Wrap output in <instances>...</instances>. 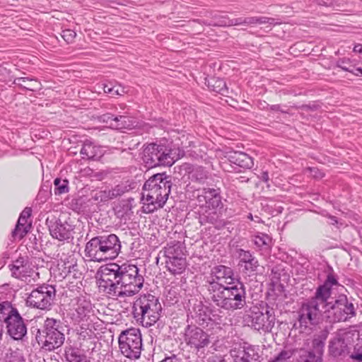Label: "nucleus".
Returning a JSON list of instances; mask_svg holds the SVG:
<instances>
[{
	"label": "nucleus",
	"mask_w": 362,
	"mask_h": 362,
	"mask_svg": "<svg viewBox=\"0 0 362 362\" xmlns=\"http://www.w3.org/2000/svg\"><path fill=\"white\" fill-rule=\"evenodd\" d=\"M165 267L173 274H181L186 269L187 262L185 257H177L175 259H165Z\"/></svg>",
	"instance_id": "obj_27"
},
{
	"label": "nucleus",
	"mask_w": 362,
	"mask_h": 362,
	"mask_svg": "<svg viewBox=\"0 0 362 362\" xmlns=\"http://www.w3.org/2000/svg\"><path fill=\"white\" fill-rule=\"evenodd\" d=\"M189 178L193 182L204 183L209 177V173L202 166H194L189 172Z\"/></svg>",
	"instance_id": "obj_31"
},
{
	"label": "nucleus",
	"mask_w": 362,
	"mask_h": 362,
	"mask_svg": "<svg viewBox=\"0 0 362 362\" xmlns=\"http://www.w3.org/2000/svg\"><path fill=\"white\" fill-rule=\"evenodd\" d=\"M245 320L255 330L270 332L275 325L276 317L273 308L269 306L262 310L253 307L245 315Z\"/></svg>",
	"instance_id": "obj_13"
},
{
	"label": "nucleus",
	"mask_w": 362,
	"mask_h": 362,
	"mask_svg": "<svg viewBox=\"0 0 362 362\" xmlns=\"http://www.w3.org/2000/svg\"><path fill=\"white\" fill-rule=\"evenodd\" d=\"M305 173L309 174L315 178H321L323 177V173L316 168H308L305 169Z\"/></svg>",
	"instance_id": "obj_45"
},
{
	"label": "nucleus",
	"mask_w": 362,
	"mask_h": 362,
	"mask_svg": "<svg viewBox=\"0 0 362 362\" xmlns=\"http://www.w3.org/2000/svg\"><path fill=\"white\" fill-rule=\"evenodd\" d=\"M328 335L327 328L314 334L310 349L300 348L296 350V362H323L324 348Z\"/></svg>",
	"instance_id": "obj_9"
},
{
	"label": "nucleus",
	"mask_w": 362,
	"mask_h": 362,
	"mask_svg": "<svg viewBox=\"0 0 362 362\" xmlns=\"http://www.w3.org/2000/svg\"><path fill=\"white\" fill-rule=\"evenodd\" d=\"M112 94H115V95H122V93L119 92V89H116V90L114 89Z\"/></svg>",
	"instance_id": "obj_60"
},
{
	"label": "nucleus",
	"mask_w": 362,
	"mask_h": 362,
	"mask_svg": "<svg viewBox=\"0 0 362 362\" xmlns=\"http://www.w3.org/2000/svg\"><path fill=\"white\" fill-rule=\"evenodd\" d=\"M325 317L329 322L346 321L355 315L354 307L344 295L339 296L334 302L327 300L324 310Z\"/></svg>",
	"instance_id": "obj_10"
},
{
	"label": "nucleus",
	"mask_w": 362,
	"mask_h": 362,
	"mask_svg": "<svg viewBox=\"0 0 362 362\" xmlns=\"http://www.w3.org/2000/svg\"><path fill=\"white\" fill-rule=\"evenodd\" d=\"M142 159L148 168L159 165L170 166L174 163V158L171 156V150L165 145L154 143L145 146Z\"/></svg>",
	"instance_id": "obj_12"
},
{
	"label": "nucleus",
	"mask_w": 362,
	"mask_h": 362,
	"mask_svg": "<svg viewBox=\"0 0 362 362\" xmlns=\"http://www.w3.org/2000/svg\"><path fill=\"white\" fill-rule=\"evenodd\" d=\"M172 187L171 180L165 174H156L144 184L142 192V211L153 213L163 208L166 203Z\"/></svg>",
	"instance_id": "obj_3"
},
{
	"label": "nucleus",
	"mask_w": 362,
	"mask_h": 362,
	"mask_svg": "<svg viewBox=\"0 0 362 362\" xmlns=\"http://www.w3.org/2000/svg\"><path fill=\"white\" fill-rule=\"evenodd\" d=\"M259 218L258 216L255 217V221L259 222Z\"/></svg>",
	"instance_id": "obj_62"
},
{
	"label": "nucleus",
	"mask_w": 362,
	"mask_h": 362,
	"mask_svg": "<svg viewBox=\"0 0 362 362\" xmlns=\"http://www.w3.org/2000/svg\"><path fill=\"white\" fill-rule=\"evenodd\" d=\"M296 109L300 110L302 112L315 111L318 109L319 105L313 103L312 105H303L299 107H295Z\"/></svg>",
	"instance_id": "obj_46"
},
{
	"label": "nucleus",
	"mask_w": 362,
	"mask_h": 362,
	"mask_svg": "<svg viewBox=\"0 0 362 362\" xmlns=\"http://www.w3.org/2000/svg\"><path fill=\"white\" fill-rule=\"evenodd\" d=\"M6 362H23L24 357L21 350L19 349H10L6 354Z\"/></svg>",
	"instance_id": "obj_36"
},
{
	"label": "nucleus",
	"mask_w": 362,
	"mask_h": 362,
	"mask_svg": "<svg viewBox=\"0 0 362 362\" xmlns=\"http://www.w3.org/2000/svg\"><path fill=\"white\" fill-rule=\"evenodd\" d=\"M81 153L88 159H97L102 154V150L100 146H96L93 142L86 140L84 141L83 147L81 149Z\"/></svg>",
	"instance_id": "obj_26"
},
{
	"label": "nucleus",
	"mask_w": 362,
	"mask_h": 362,
	"mask_svg": "<svg viewBox=\"0 0 362 362\" xmlns=\"http://www.w3.org/2000/svg\"><path fill=\"white\" fill-rule=\"evenodd\" d=\"M14 312H18L16 308H12L10 303L4 301L0 303V322H4V318L7 316L14 314Z\"/></svg>",
	"instance_id": "obj_35"
},
{
	"label": "nucleus",
	"mask_w": 362,
	"mask_h": 362,
	"mask_svg": "<svg viewBox=\"0 0 362 362\" xmlns=\"http://www.w3.org/2000/svg\"><path fill=\"white\" fill-rule=\"evenodd\" d=\"M31 215V209L25 208L21 214V216L28 219Z\"/></svg>",
	"instance_id": "obj_48"
},
{
	"label": "nucleus",
	"mask_w": 362,
	"mask_h": 362,
	"mask_svg": "<svg viewBox=\"0 0 362 362\" xmlns=\"http://www.w3.org/2000/svg\"><path fill=\"white\" fill-rule=\"evenodd\" d=\"M104 92L106 93H112L114 90V88H110L107 85H104L103 87Z\"/></svg>",
	"instance_id": "obj_56"
},
{
	"label": "nucleus",
	"mask_w": 362,
	"mask_h": 362,
	"mask_svg": "<svg viewBox=\"0 0 362 362\" xmlns=\"http://www.w3.org/2000/svg\"><path fill=\"white\" fill-rule=\"evenodd\" d=\"M261 179L264 182H267L269 180V174L267 172H263L261 175Z\"/></svg>",
	"instance_id": "obj_54"
},
{
	"label": "nucleus",
	"mask_w": 362,
	"mask_h": 362,
	"mask_svg": "<svg viewBox=\"0 0 362 362\" xmlns=\"http://www.w3.org/2000/svg\"><path fill=\"white\" fill-rule=\"evenodd\" d=\"M247 217H248V218H249V219H250L251 221H253V220H254L253 216H252V215L251 214H250L248 215V216H247Z\"/></svg>",
	"instance_id": "obj_61"
},
{
	"label": "nucleus",
	"mask_w": 362,
	"mask_h": 362,
	"mask_svg": "<svg viewBox=\"0 0 362 362\" xmlns=\"http://www.w3.org/2000/svg\"><path fill=\"white\" fill-rule=\"evenodd\" d=\"M31 225L27 226H22L21 225L16 224L15 229L12 232V235L14 238L22 239L30 230Z\"/></svg>",
	"instance_id": "obj_39"
},
{
	"label": "nucleus",
	"mask_w": 362,
	"mask_h": 362,
	"mask_svg": "<svg viewBox=\"0 0 362 362\" xmlns=\"http://www.w3.org/2000/svg\"><path fill=\"white\" fill-rule=\"evenodd\" d=\"M354 52L362 54V45H356L354 47Z\"/></svg>",
	"instance_id": "obj_55"
},
{
	"label": "nucleus",
	"mask_w": 362,
	"mask_h": 362,
	"mask_svg": "<svg viewBox=\"0 0 362 362\" xmlns=\"http://www.w3.org/2000/svg\"><path fill=\"white\" fill-rule=\"evenodd\" d=\"M338 284L334 275L328 274L324 284L317 288L315 296L302 304L298 313L301 329H307L320 322L324 313L322 310H325L330 298L332 287Z\"/></svg>",
	"instance_id": "obj_2"
},
{
	"label": "nucleus",
	"mask_w": 362,
	"mask_h": 362,
	"mask_svg": "<svg viewBox=\"0 0 362 362\" xmlns=\"http://www.w3.org/2000/svg\"><path fill=\"white\" fill-rule=\"evenodd\" d=\"M99 120L107 124L111 128V122L115 121V117L110 113H107L100 116Z\"/></svg>",
	"instance_id": "obj_44"
},
{
	"label": "nucleus",
	"mask_w": 362,
	"mask_h": 362,
	"mask_svg": "<svg viewBox=\"0 0 362 362\" xmlns=\"http://www.w3.org/2000/svg\"><path fill=\"white\" fill-rule=\"evenodd\" d=\"M2 334H3V325H2V322H0V340L1 339Z\"/></svg>",
	"instance_id": "obj_59"
},
{
	"label": "nucleus",
	"mask_w": 362,
	"mask_h": 362,
	"mask_svg": "<svg viewBox=\"0 0 362 362\" xmlns=\"http://www.w3.org/2000/svg\"><path fill=\"white\" fill-rule=\"evenodd\" d=\"M91 199L95 202H100V193L99 191L93 192L91 194Z\"/></svg>",
	"instance_id": "obj_53"
},
{
	"label": "nucleus",
	"mask_w": 362,
	"mask_h": 362,
	"mask_svg": "<svg viewBox=\"0 0 362 362\" xmlns=\"http://www.w3.org/2000/svg\"><path fill=\"white\" fill-rule=\"evenodd\" d=\"M358 338L356 331L339 332L329 341V352L334 358L346 357L350 353L351 346Z\"/></svg>",
	"instance_id": "obj_14"
},
{
	"label": "nucleus",
	"mask_w": 362,
	"mask_h": 362,
	"mask_svg": "<svg viewBox=\"0 0 362 362\" xmlns=\"http://www.w3.org/2000/svg\"><path fill=\"white\" fill-rule=\"evenodd\" d=\"M134 126L135 122L130 117L124 115L115 117V121L111 122V128L119 130L131 129Z\"/></svg>",
	"instance_id": "obj_29"
},
{
	"label": "nucleus",
	"mask_w": 362,
	"mask_h": 362,
	"mask_svg": "<svg viewBox=\"0 0 362 362\" xmlns=\"http://www.w3.org/2000/svg\"><path fill=\"white\" fill-rule=\"evenodd\" d=\"M226 157L228 160L238 166L250 169L254 165L253 159L247 153L240 151L228 152Z\"/></svg>",
	"instance_id": "obj_22"
},
{
	"label": "nucleus",
	"mask_w": 362,
	"mask_h": 362,
	"mask_svg": "<svg viewBox=\"0 0 362 362\" xmlns=\"http://www.w3.org/2000/svg\"><path fill=\"white\" fill-rule=\"evenodd\" d=\"M209 296L216 306L225 310H241L246 305L245 287L238 280L232 286H221L218 284H212Z\"/></svg>",
	"instance_id": "obj_4"
},
{
	"label": "nucleus",
	"mask_w": 362,
	"mask_h": 362,
	"mask_svg": "<svg viewBox=\"0 0 362 362\" xmlns=\"http://www.w3.org/2000/svg\"><path fill=\"white\" fill-rule=\"evenodd\" d=\"M122 354L130 359H138L142 350L141 334L139 329L131 328L121 332L118 338Z\"/></svg>",
	"instance_id": "obj_11"
},
{
	"label": "nucleus",
	"mask_w": 362,
	"mask_h": 362,
	"mask_svg": "<svg viewBox=\"0 0 362 362\" xmlns=\"http://www.w3.org/2000/svg\"><path fill=\"white\" fill-rule=\"evenodd\" d=\"M135 264L112 263L100 267L99 288L112 298L132 297L144 286V278Z\"/></svg>",
	"instance_id": "obj_1"
},
{
	"label": "nucleus",
	"mask_w": 362,
	"mask_h": 362,
	"mask_svg": "<svg viewBox=\"0 0 362 362\" xmlns=\"http://www.w3.org/2000/svg\"><path fill=\"white\" fill-rule=\"evenodd\" d=\"M161 311L162 307L158 299L148 293L140 296L135 300L132 313L137 322L148 327L159 320Z\"/></svg>",
	"instance_id": "obj_6"
},
{
	"label": "nucleus",
	"mask_w": 362,
	"mask_h": 362,
	"mask_svg": "<svg viewBox=\"0 0 362 362\" xmlns=\"http://www.w3.org/2000/svg\"><path fill=\"white\" fill-rule=\"evenodd\" d=\"M99 193H100L99 200L100 202H107V201L111 199L110 195V192L108 189L100 190Z\"/></svg>",
	"instance_id": "obj_47"
},
{
	"label": "nucleus",
	"mask_w": 362,
	"mask_h": 362,
	"mask_svg": "<svg viewBox=\"0 0 362 362\" xmlns=\"http://www.w3.org/2000/svg\"><path fill=\"white\" fill-rule=\"evenodd\" d=\"M328 218L330 220V223H329L330 224L335 225L338 223L337 217H335L334 216L329 215Z\"/></svg>",
	"instance_id": "obj_57"
},
{
	"label": "nucleus",
	"mask_w": 362,
	"mask_h": 362,
	"mask_svg": "<svg viewBox=\"0 0 362 362\" xmlns=\"http://www.w3.org/2000/svg\"><path fill=\"white\" fill-rule=\"evenodd\" d=\"M160 362H181L180 359L177 358L175 356L167 357L162 360Z\"/></svg>",
	"instance_id": "obj_50"
},
{
	"label": "nucleus",
	"mask_w": 362,
	"mask_h": 362,
	"mask_svg": "<svg viewBox=\"0 0 362 362\" xmlns=\"http://www.w3.org/2000/svg\"><path fill=\"white\" fill-rule=\"evenodd\" d=\"M9 267H11L12 276L16 278L21 279L23 277L29 276V266L28 264V261H26L23 257L16 259Z\"/></svg>",
	"instance_id": "obj_25"
},
{
	"label": "nucleus",
	"mask_w": 362,
	"mask_h": 362,
	"mask_svg": "<svg viewBox=\"0 0 362 362\" xmlns=\"http://www.w3.org/2000/svg\"><path fill=\"white\" fill-rule=\"evenodd\" d=\"M209 86L211 90L219 93L222 95L227 92V86L226 82L221 78H211L209 81Z\"/></svg>",
	"instance_id": "obj_34"
},
{
	"label": "nucleus",
	"mask_w": 362,
	"mask_h": 362,
	"mask_svg": "<svg viewBox=\"0 0 362 362\" xmlns=\"http://www.w3.org/2000/svg\"><path fill=\"white\" fill-rule=\"evenodd\" d=\"M239 264L238 265L244 268V270L249 272H255L259 267L258 260L252 255L250 251L240 249L238 250Z\"/></svg>",
	"instance_id": "obj_23"
},
{
	"label": "nucleus",
	"mask_w": 362,
	"mask_h": 362,
	"mask_svg": "<svg viewBox=\"0 0 362 362\" xmlns=\"http://www.w3.org/2000/svg\"><path fill=\"white\" fill-rule=\"evenodd\" d=\"M111 199H115L123 195L129 191L128 186L124 185H117L112 189H108Z\"/></svg>",
	"instance_id": "obj_38"
},
{
	"label": "nucleus",
	"mask_w": 362,
	"mask_h": 362,
	"mask_svg": "<svg viewBox=\"0 0 362 362\" xmlns=\"http://www.w3.org/2000/svg\"><path fill=\"white\" fill-rule=\"evenodd\" d=\"M230 355L234 362H255L259 358L257 348L246 344L238 349H232Z\"/></svg>",
	"instance_id": "obj_21"
},
{
	"label": "nucleus",
	"mask_w": 362,
	"mask_h": 362,
	"mask_svg": "<svg viewBox=\"0 0 362 362\" xmlns=\"http://www.w3.org/2000/svg\"><path fill=\"white\" fill-rule=\"evenodd\" d=\"M337 66L344 71L350 72L353 65L349 59H342L337 62Z\"/></svg>",
	"instance_id": "obj_42"
},
{
	"label": "nucleus",
	"mask_w": 362,
	"mask_h": 362,
	"mask_svg": "<svg viewBox=\"0 0 362 362\" xmlns=\"http://www.w3.org/2000/svg\"><path fill=\"white\" fill-rule=\"evenodd\" d=\"M15 84L31 91H36L41 88V83L35 78L21 77L15 79Z\"/></svg>",
	"instance_id": "obj_30"
},
{
	"label": "nucleus",
	"mask_w": 362,
	"mask_h": 362,
	"mask_svg": "<svg viewBox=\"0 0 362 362\" xmlns=\"http://www.w3.org/2000/svg\"><path fill=\"white\" fill-rule=\"evenodd\" d=\"M293 355L291 351L283 350L277 356H275V361H284L290 358Z\"/></svg>",
	"instance_id": "obj_43"
},
{
	"label": "nucleus",
	"mask_w": 362,
	"mask_h": 362,
	"mask_svg": "<svg viewBox=\"0 0 362 362\" xmlns=\"http://www.w3.org/2000/svg\"><path fill=\"white\" fill-rule=\"evenodd\" d=\"M213 277L209 281L207 290L210 294L211 286L214 284H218L221 286H232L235 284L236 279L234 277L233 270L228 267L224 265H218L212 269Z\"/></svg>",
	"instance_id": "obj_18"
},
{
	"label": "nucleus",
	"mask_w": 362,
	"mask_h": 362,
	"mask_svg": "<svg viewBox=\"0 0 362 362\" xmlns=\"http://www.w3.org/2000/svg\"><path fill=\"white\" fill-rule=\"evenodd\" d=\"M270 110L274 111H280L283 113H287L288 112L286 110L281 108L280 105H274L270 106Z\"/></svg>",
	"instance_id": "obj_51"
},
{
	"label": "nucleus",
	"mask_w": 362,
	"mask_h": 362,
	"mask_svg": "<svg viewBox=\"0 0 362 362\" xmlns=\"http://www.w3.org/2000/svg\"><path fill=\"white\" fill-rule=\"evenodd\" d=\"M185 247L182 243L180 241H172L164 248V256L166 259H175L178 257H185Z\"/></svg>",
	"instance_id": "obj_24"
},
{
	"label": "nucleus",
	"mask_w": 362,
	"mask_h": 362,
	"mask_svg": "<svg viewBox=\"0 0 362 362\" xmlns=\"http://www.w3.org/2000/svg\"><path fill=\"white\" fill-rule=\"evenodd\" d=\"M197 201L198 206L207 210L212 211L208 216H201L199 218L200 223L204 224L206 223H214L218 218L216 210L221 208L223 205L219 189L203 188L198 191Z\"/></svg>",
	"instance_id": "obj_8"
},
{
	"label": "nucleus",
	"mask_w": 362,
	"mask_h": 362,
	"mask_svg": "<svg viewBox=\"0 0 362 362\" xmlns=\"http://www.w3.org/2000/svg\"><path fill=\"white\" fill-rule=\"evenodd\" d=\"M357 342L354 346V351L350 355V358L357 361L358 362L362 361V340L359 339V334H358V338H355Z\"/></svg>",
	"instance_id": "obj_37"
},
{
	"label": "nucleus",
	"mask_w": 362,
	"mask_h": 362,
	"mask_svg": "<svg viewBox=\"0 0 362 362\" xmlns=\"http://www.w3.org/2000/svg\"><path fill=\"white\" fill-rule=\"evenodd\" d=\"M49 233L52 237L59 241H69L74 238V226L67 221L61 219H47Z\"/></svg>",
	"instance_id": "obj_17"
},
{
	"label": "nucleus",
	"mask_w": 362,
	"mask_h": 362,
	"mask_svg": "<svg viewBox=\"0 0 362 362\" xmlns=\"http://www.w3.org/2000/svg\"><path fill=\"white\" fill-rule=\"evenodd\" d=\"M8 334L15 340H21L27 333V327L18 312L4 318Z\"/></svg>",
	"instance_id": "obj_19"
},
{
	"label": "nucleus",
	"mask_w": 362,
	"mask_h": 362,
	"mask_svg": "<svg viewBox=\"0 0 362 362\" xmlns=\"http://www.w3.org/2000/svg\"><path fill=\"white\" fill-rule=\"evenodd\" d=\"M185 341L192 349L199 351L210 343V335L202 329L195 326H187L185 332Z\"/></svg>",
	"instance_id": "obj_16"
},
{
	"label": "nucleus",
	"mask_w": 362,
	"mask_h": 362,
	"mask_svg": "<svg viewBox=\"0 0 362 362\" xmlns=\"http://www.w3.org/2000/svg\"><path fill=\"white\" fill-rule=\"evenodd\" d=\"M252 240L259 249L268 250L271 247L272 238L267 234L258 233L252 236Z\"/></svg>",
	"instance_id": "obj_32"
},
{
	"label": "nucleus",
	"mask_w": 362,
	"mask_h": 362,
	"mask_svg": "<svg viewBox=\"0 0 362 362\" xmlns=\"http://www.w3.org/2000/svg\"><path fill=\"white\" fill-rule=\"evenodd\" d=\"M350 72L356 76H362V69L361 68H359V67L354 68V66H353Z\"/></svg>",
	"instance_id": "obj_49"
},
{
	"label": "nucleus",
	"mask_w": 362,
	"mask_h": 362,
	"mask_svg": "<svg viewBox=\"0 0 362 362\" xmlns=\"http://www.w3.org/2000/svg\"><path fill=\"white\" fill-rule=\"evenodd\" d=\"M329 1V0H320L319 4H321V5L325 4L326 6H328L330 4V3Z\"/></svg>",
	"instance_id": "obj_58"
},
{
	"label": "nucleus",
	"mask_w": 362,
	"mask_h": 362,
	"mask_svg": "<svg viewBox=\"0 0 362 362\" xmlns=\"http://www.w3.org/2000/svg\"><path fill=\"white\" fill-rule=\"evenodd\" d=\"M66 358L69 362H86V356L77 351H71Z\"/></svg>",
	"instance_id": "obj_40"
},
{
	"label": "nucleus",
	"mask_w": 362,
	"mask_h": 362,
	"mask_svg": "<svg viewBox=\"0 0 362 362\" xmlns=\"http://www.w3.org/2000/svg\"><path fill=\"white\" fill-rule=\"evenodd\" d=\"M54 185L55 195L66 194L69 191V181L66 179L56 178L54 180Z\"/></svg>",
	"instance_id": "obj_33"
},
{
	"label": "nucleus",
	"mask_w": 362,
	"mask_h": 362,
	"mask_svg": "<svg viewBox=\"0 0 362 362\" xmlns=\"http://www.w3.org/2000/svg\"><path fill=\"white\" fill-rule=\"evenodd\" d=\"M76 36V32L72 30L67 29L62 31V37L68 43H72Z\"/></svg>",
	"instance_id": "obj_41"
},
{
	"label": "nucleus",
	"mask_w": 362,
	"mask_h": 362,
	"mask_svg": "<svg viewBox=\"0 0 362 362\" xmlns=\"http://www.w3.org/2000/svg\"><path fill=\"white\" fill-rule=\"evenodd\" d=\"M92 312V305L89 300L83 297L76 299V303L70 311V316L74 323L87 321Z\"/></svg>",
	"instance_id": "obj_20"
},
{
	"label": "nucleus",
	"mask_w": 362,
	"mask_h": 362,
	"mask_svg": "<svg viewBox=\"0 0 362 362\" xmlns=\"http://www.w3.org/2000/svg\"><path fill=\"white\" fill-rule=\"evenodd\" d=\"M192 317L195 319L196 322L200 325H204L210 320V316L207 312V308L204 306L201 302L194 305L193 308Z\"/></svg>",
	"instance_id": "obj_28"
},
{
	"label": "nucleus",
	"mask_w": 362,
	"mask_h": 362,
	"mask_svg": "<svg viewBox=\"0 0 362 362\" xmlns=\"http://www.w3.org/2000/svg\"><path fill=\"white\" fill-rule=\"evenodd\" d=\"M17 224L21 225L22 226H27V225H30V223H28V219L20 216Z\"/></svg>",
	"instance_id": "obj_52"
},
{
	"label": "nucleus",
	"mask_w": 362,
	"mask_h": 362,
	"mask_svg": "<svg viewBox=\"0 0 362 362\" xmlns=\"http://www.w3.org/2000/svg\"><path fill=\"white\" fill-rule=\"evenodd\" d=\"M120 250L121 243L115 234L98 235L86 243L84 255L89 261L102 262L117 257Z\"/></svg>",
	"instance_id": "obj_5"
},
{
	"label": "nucleus",
	"mask_w": 362,
	"mask_h": 362,
	"mask_svg": "<svg viewBox=\"0 0 362 362\" xmlns=\"http://www.w3.org/2000/svg\"><path fill=\"white\" fill-rule=\"evenodd\" d=\"M56 296L54 286L42 284L33 290L27 299V304L30 306L41 309H49Z\"/></svg>",
	"instance_id": "obj_15"
},
{
	"label": "nucleus",
	"mask_w": 362,
	"mask_h": 362,
	"mask_svg": "<svg viewBox=\"0 0 362 362\" xmlns=\"http://www.w3.org/2000/svg\"><path fill=\"white\" fill-rule=\"evenodd\" d=\"M60 320L47 318L43 327L37 329L35 334L36 340L42 348L46 351H53L60 347L64 342V334Z\"/></svg>",
	"instance_id": "obj_7"
}]
</instances>
